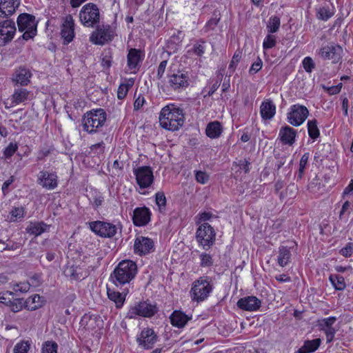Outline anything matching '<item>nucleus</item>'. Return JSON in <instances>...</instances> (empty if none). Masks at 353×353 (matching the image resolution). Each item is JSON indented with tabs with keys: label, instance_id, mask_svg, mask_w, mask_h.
<instances>
[{
	"label": "nucleus",
	"instance_id": "f257e3e1",
	"mask_svg": "<svg viewBox=\"0 0 353 353\" xmlns=\"http://www.w3.org/2000/svg\"><path fill=\"white\" fill-rule=\"evenodd\" d=\"M159 119L163 128L175 131L183 125L184 115L181 109L170 104L161 109Z\"/></svg>",
	"mask_w": 353,
	"mask_h": 353
},
{
	"label": "nucleus",
	"instance_id": "f03ea898",
	"mask_svg": "<svg viewBox=\"0 0 353 353\" xmlns=\"http://www.w3.org/2000/svg\"><path fill=\"white\" fill-rule=\"evenodd\" d=\"M137 274V264L131 260H123L115 268L110 278L114 284L119 287L129 284Z\"/></svg>",
	"mask_w": 353,
	"mask_h": 353
},
{
	"label": "nucleus",
	"instance_id": "7ed1b4c3",
	"mask_svg": "<svg viewBox=\"0 0 353 353\" xmlns=\"http://www.w3.org/2000/svg\"><path fill=\"white\" fill-rule=\"evenodd\" d=\"M105 121L106 114L103 109L92 110L87 112L83 119V130L88 133H94L104 125Z\"/></svg>",
	"mask_w": 353,
	"mask_h": 353
},
{
	"label": "nucleus",
	"instance_id": "20e7f679",
	"mask_svg": "<svg viewBox=\"0 0 353 353\" xmlns=\"http://www.w3.org/2000/svg\"><path fill=\"white\" fill-rule=\"evenodd\" d=\"M212 290V286L210 284L208 276H202L196 280L192 283L190 291L192 301L201 302L204 301Z\"/></svg>",
	"mask_w": 353,
	"mask_h": 353
},
{
	"label": "nucleus",
	"instance_id": "39448f33",
	"mask_svg": "<svg viewBox=\"0 0 353 353\" xmlns=\"http://www.w3.org/2000/svg\"><path fill=\"white\" fill-rule=\"evenodd\" d=\"M79 19L84 26L94 27L100 21L99 10L97 5L92 3L84 5L79 12Z\"/></svg>",
	"mask_w": 353,
	"mask_h": 353
},
{
	"label": "nucleus",
	"instance_id": "423d86ee",
	"mask_svg": "<svg viewBox=\"0 0 353 353\" xmlns=\"http://www.w3.org/2000/svg\"><path fill=\"white\" fill-rule=\"evenodd\" d=\"M17 25L20 32H24L23 39L28 40L33 38L37 33V23L34 16L23 13L17 18Z\"/></svg>",
	"mask_w": 353,
	"mask_h": 353
},
{
	"label": "nucleus",
	"instance_id": "0eeeda50",
	"mask_svg": "<svg viewBox=\"0 0 353 353\" xmlns=\"http://www.w3.org/2000/svg\"><path fill=\"white\" fill-rule=\"evenodd\" d=\"M216 233L214 228L208 223L199 225L196 232V240L204 250H208L214 243Z\"/></svg>",
	"mask_w": 353,
	"mask_h": 353
},
{
	"label": "nucleus",
	"instance_id": "6e6552de",
	"mask_svg": "<svg viewBox=\"0 0 353 353\" xmlns=\"http://www.w3.org/2000/svg\"><path fill=\"white\" fill-rule=\"evenodd\" d=\"M157 312V309L155 305L143 301L132 306L127 313V317L129 319H135L138 316L151 317Z\"/></svg>",
	"mask_w": 353,
	"mask_h": 353
},
{
	"label": "nucleus",
	"instance_id": "1a4fd4ad",
	"mask_svg": "<svg viewBox=\"0 0 353 353\" xmlns=\"http://www.w3.org/2000/svg\"><path fill=\"white\" fill-rule=\"evenodd\" d=\"M168 78L169 86L174 90H184L189 85L190 77L188 72L184 70L170 72Z\"/></svg>",
	"mask_w": 353,
	"mask_h": 353
},
{
	"label": "nucleus",
	"instance_id": "9d476101",
	"mask_svg": "<svg viewBox=\"0 0 353 353\" xmlns=\"http://www.w3.org/2000/svg\"><path fill=\"white\" fill-rule=\"evenodd\" d=\"M136 181L141 189L148 188L154 182V174L150 166H141L134 169Z\"/></svg>",
	"mask_w": 353,
	"mask_h": 353
},
{
	"label": "nucleus",
	"instance_id": "9b49d317",
	"mask_svg": "<svg viewBox=\"0 0 353 353\" xmlns=\"http://www.w3.org/2000/svg\"><path fill=\"white\" fill-rule=\"evenodd\" d=\"M90 228L96 234L105 238L113 237L117 232L115 225L100 221L90 223Z\"/></svg>",
	"mask_w": 353,
	"mask_h": 353
},
{
	"label": "nucleus",
	"instance_id": "f8f14e48",
	"mask_svg": "<svg viewBox=\"0 0 353 353\" xmlns=\"http://www.w3.org/2000/svg\"><path fill=\"white\" fill-rule=\"evenodd\" d=\"M343 48L334 43H329L322 47L319 52V55L323 60H331L333 63L340 61L342 58Z\"/></svg>",
	"mask_w": 353,
	"mask_h": 353
},
{
	"label": "nucleus",
	"instance_id": "ddd939ff",
	"mask_svg": "<svg viewBox=\"0 0 353 353\" xmlns=\"http://www.w3.org/2000/svg\"><path fill=\"white\" fill-rule=\"evenodd\" d=\"M309 114L307 108L301 105H294L288 113V119L290 124L299 126L302 124Z\"/></svg>",
	"mask_w": 353,
	"mask_h": 353
},
{
	"label": "nucleus",
	"instance_id": "4468645a",
	"mask_svg": "<svg viewBox=\"0 0 353 353\" xmlns=\"http://www.w3.org/2000/svg\"><path fill=\"white\" fill-rule=\"evenodd\" d=\"M154 250V241L148 237L138 236L134 244V252L139 255H145Z\"/></svg>",
	"mask_w": 353,
	"mask_h": 353
},
{
	"label": "nucleus",
	"instance_id": "2eb2a0df",
	"mask_svg": "<svg viewBox=\"0 0 353 353\" xmlns=\"http://www.w3.org/2000/svg\"><path fill=\"white\" fill-rule=\"evenodd\" d=\"M110 40H112V32L108 26L97 27L90 37V41L97 45H103Z\"/></svg>",
	"mask_w": 353,
	"mask_h": 353
},
{
	"label": "nucleus",
	"instance_id": "dca6fc26",
	"mask_svg": "<svg viewBox=\"0 0 353 353\" xmlns=\"http://www.w3.org/2000/svg\"><path fill=\"white\" fill-rule=\"evenodd\" d=\"M37 183L43 188L54 190L58 185L57 176L54 172L42 170L38 174Z\"/></svg>",
	"mask_w": 353,
	"mask_h": 353
},
{
	"label": "nucleus",
	"instance_id": "f3484780",
	"mask_svg": "<svg viewBox=\"0 0 353 353\" xmlns=\"http://www.w3.org/2000/svg\"><path fill=\"white\" fill-rule=\"evenodd\" d=\"M61 36L63 39V44L70 43L74 37V22L71 15H67L62 23Z\"/></svg>",
	"mask_w": 353,
	"mask_h": 353
},
{
	"label": "nucleus",
	"instance_id": "a211bd4d",
	"mask_svg": "<svg viewBox=\"0 0 353 353\" xmlns=\"http://www.w3.org/2000/svg\"><path fill=\"white\" fill-rule=\"evenodd\" d=\"M336 318L330 316L328 318L322 319L317 321V325L320 330L324 332L326 335L327 343H330L333 341L336 333V330L332 327L333 324L336 322Z\"/></svg>",
	"mask_w": 353,
	"mask_h": 353
},
{
	"label": "nucleus",
	"instance_id": "6ab92c4d",
	"mask_svg": "<svg viewBox=\"0 0 353 353\" xmlns=\"http://www.w3.org/2000/svg\"><path fill=\"white\" fill-rule=\"evenodd\" d=\"M32 74L30 70L26 66H20L14 70L12 77V81L16 85L26 86L30 82Z\"/></svg>",
	"mask_w": 353,
	"mask_h": 353
},
{
	"label": "nucleus",
	"instance_id": "aec40b11",
	"mask_svg": "<svg viewBox=\"0 0 353 353\" xmlns=\"http://www.w3.org/2000/svg\"><path fill=\"white\" fill-rule=\"evenodd\" d=\"M16 32V26L14 21L6 19L0 22V38L4 42L11 41Z\"/></svg>",
	"mask_w": 353,
	"mask_h": 353
},
{
	"label": "nucleus",
	"instance_id": "412c9836",
	"mask_svg": "<svg viewBox=\"0 0 353 353\" xmlns=\"http://www.w3.org/2000/svg\"><path fill=\"white\" fill-rule=\"evenodd\" d=\"M157 335L152 329L146 328L141 331L139 336L137 338L139 345L145 349H150L157 341Z\"/></svg>",
	"mask_w": 353,
	"mask_h": 353
},
{
	"label": "nucleus",
	"instance_id": "4be33fe9",
	"mask_svg": "<svg viewBox=\"0 0 353 353\" xmlns=\"http://www.w3.org/2000/svg\"><path fill=\"white\" fill-rule=\"evenodd\" d=\"M150 211L148 208H137L133 212V223L137 226L145 225L150 220Z\"/></svg>",
	"mask_w": 353,
	"mask_h": 353
},
{
	"label": "nucleus",
	"instance_id": "5701e85b",
	"mask_svg": "<svg viewBox=\"0 0 353 353\" xmlns=\"http://www.w3.org/2000/svg\"><path fill=\"white\" fill-rule=\"evenodd\" d=\"M261 301L254 296L240 299L237 302L239 308L246 311H256L261 306Z\"/></svg>",
	"mask_w": 353,
	"mask_h": 353
},
{
	"label": "nucleus",
	"instance_id": "b1692460",
	"mask_svg": "<svg viewBox=\"0 0 353 353\" xmlns=\"http://www.w3.org/2000/svg\"><path fill=\"white\" fill-rule=\"evenodd\" d=\"M20 5V0H0V17L12 15Z\"/></svg>",
	"mask_w": 353,
	"mask_h": 353
},
{
	"label": "nucleus",
	"instance_id": "393cba45",
	"mask_svg": "<svg viewBox=\"0 0 353 353\" xmlns=\"http://www.w3.org/2000/svg\"><path fill=\"white\" fill-rule=\"evenodd\" d=\"M128 293V290L125 288L122 292H117L114 290H111L109 288H107V294L108 299L115 303L116 307L117 308H121L125 301V296Z\"/></svg>",
	"mask_w": 353,
	"mask_h": 353
},
{
	"label": "nucleus",
	"instance_id": "a878e982",
	"mask_svg": "<svg viewBox=\"0 0 353 353\" xmlns=\"http://www.w3.org/2000/svg\"><path fill=\"white\" fill-rule=\"evenodd\" d=\"M296 135V130L288 125L282 127L279 131L281 141L284 144L292 145L295 141Z\"/></svg>",
	"mask_w": 353,
	"mask_h": 353
},
{
	"label": "nucleus",
	"instance_id": "bb28decb",
	"mask_svg": "<svg viewBox=\"0 0 353 353\" xmlns=\"http://www.w3.org/2000/svg\"><path fill=\"white\" fill-rule=\"evenodd\" d=\"M260 113L263 119H271L276 113V106L270 99H265L261 105Z\"/></svg>",
	"mask_w": 353,
	"mask_h": 353
},
{
	"label": "nucleus",
	"instance_id": "cd10ccee",
	"mask_svg": "<svg viewBox=\"0 0 353 353\" xmlns=\"http://www.w3.org/2000/svg\"><path fill=\"white\" fill-rule=\"evenodd\" d=\"M102 321L100 317L87 314L83 316L80 321L81 325L88 330H93L99 327Z\"/></svg>",
	"mask_w": 353,
	"mask_h": 353
},
{
	"label": "nucleus",
	"instance_id": "c85d7f7f",
	"mask_svg": "<svg viewBox=\"0 0 353 353\" xmlns=\"http://www.w3.org/2000/svg\"><path fill=\"white\" fill-rule=\"evenodd\" d=\"M30 98V92L23 88H16L12 95V106L25 103Z\"/></svg>",
	"mask_w": 353,
	"mask_h": 353
},
{
	"label": "nucleus",
	"instance_id": "c756f323",
	"mask_svg": "<svg viewBox=\"0 0 353 353\" xmlns=\"http://www.w3.org/2000/svg\"><path fill=\"white\" fill-rule=\"evenodd\" d=\"M223 128L219 121H214L210 122L206 127V135L211 139L219 137L222 133Z\"/></svg>",
	"mask_w": 353,
	"mask_h": 353
},
{
	"label": "nucleus",
	"instance_id": "7c9ffc66",
	"mask_svg": "<svg viewBox=\"0 0 353 353\" xmlns=\"http://www.w3.org/2000/svg\"><path fill=\"white\" fill-rule=\"evenodd\" d=\"M189 318L183 312L174 311L170 316V321L173 326L183 327L188 321Z\"/></svg>",
	"mask_w": 353,
	"mask_h": 353
},
{
	"label": "nucleus",
	"instance_id": "2f4dec72",
	"mask_svg": "<svg viewBox=\"0 0 353 353\" xmlns=\"http://www.w3.org/2000/svg\"><path fill=\"white\" fill-rule=\"evenodd\" d=\"M277 262L281 267L286 266L290 261L291 252L290 249L285 246H281L279 248Z\"/></svg>",
	"mask_w": 353,
	"mask_h": 353
},
{
	"label": "nucleus",
	"instance_id": "473e14b6",
	"mask_svg": "<svg viewBox=\"0 0 353 353\" xmlns=\"http://www.w3.org/2000/svg\"><path fill=\"white\" fill-rule=\"evenodd\" d=\"M321 339H316L311 341H305L303 345L298 350V353H311L316 351L321 345Z\"/></svg>",
	"mask_w": 353,
	"mask_h": 353
},
{
	"label": "nucleus",
	"instance_id": "72a5a7b5",
	"mask_svg": "<svg viewBox=\"0 0 353 353\" xmlns=\"http://www.w3.org/2000/svg\"><path fill=\"white\" fill-rule=\"evenodd\" d=\"M42 305L41 297L39 294H34L28 298L24 302V307L28 310H36Z\"/></svg>",
	"mask_w": 353,
	"mask_h": 353
},
{
	"label": "nucleus",
	"instance_id": "f704fd0d",
	"mask_svg": "<svg viewBox=\"0 0 353 353\" xmlns=\"http://www.w3.org/2000/svg\"><path fill=\"white\" fill-rule=\"evenodd\" d=\"M139 51L135 48L130 50L128 54V66L130 70L135 69L140 61Z\"/></svg>",
	"mask_w": 353,
	"mask_h": 353
},
{
	"label": "nucleus",
	"instance_id": "c9c22d12",
	"mask_svg": "<svg viewBox=\"0 0 353 353\" xmlns=\"http://www.w3.org/2000/svg\"><path fill=\"white\" fill-rule=\"evenodd\" d=\"M64 274L66 276L74 281L79 280L84 277L82 274L81 269L78 266H68L64 270Z\"/></svg>",
	"mask_w": 353,
	"mask_h": 353
},
{
	"label": "nucleus",
	"instance_id": "e433bc0d",
	"mask_svg": "<svg viewBox=\"0 0 353 353\" xmlns=\"http://www.w3.org/2000/svg\"><path fill=\"white\" fill-rule=\"evenodd\" d=\"M47 225L41 223H31L26 228L27 232L34 236H39L46 230Z\"/></svg>",
	"mask_w": 353,
	"mask_h": 353
},
{
	"label": "nucleus",
	"instance_id": "4c0bfd02",
	"mask_svg": "<svg viewBox=\"0 0 353 353\" xmlns=\"http://www.w3.org/2000/svg\"><path fill=\"white\" fill-rule=\"evenodd\" d=\"M329 279L336 290L342 291L346 287L345 279L341 275L331 274Z\"/></svg>",
	"mask_w": 353,
	"mask_h": 353
},
{
	"label": "nucleus",
	"instance_id": "58836bf2",
	"mask_svg": "<svg viewBox=\"0 0 353 353\" xmlns=\"http://www.w3.org/2000/svg\"><path fill=\"white\" fill-rule=\"evenodd\" d=\"M281 26V20L280 18L277 16L271 17L268 23H267V30L268 33H274L276 32Z\"/></svg>",
	"mask_w": 353,
	"mask_h": 353
},
{
	"label": "nucleus",
	"instance_id": "ea45409f",
	"mask_svg": "<svg viewBox=\"0 0 353 353\" xmlns=\"http://www.w3.org/2000/svg\"><path fill=\"white\" fill-rule=\"evenodd\" d=\"M307 131L309 137L312 139H316L319 137L320 132L316 119L309 120L307 121Z\"/></svg>",
	"mask_w": 353,
	"mask_h": 353
},
{
	"label": "nucleus",
	"instance_id": "a19ab883",
	"mask_svg": "<svg viewBox=\"0 0 353 353\" xmlns=\"http://www.w3.org/2000/svg\"><path fill=\"white\" fill-rule=\"evenodd\" d=\"M250 163L248 160L245 159H240L238 161H234L233 163L232 169H237L236 173L240 170H243L245 173H248L250 172Z\"/></svg>",
	"mask_w": 353,
	"mask_h": 353
},
{
	"label": "nucleus",
	"instance_id": "79ce46f5",
	"mask_svg": "<svg viewBox=\"0 0 353 353\" xmlns=\"http://www.w3.org/2000/svg\"><path fill=\"white\" fill-rule=\"evenodd\" d=\"M58 345L54 341H46L43 343L41 353H57Z\"/></svg>",
	"mask_w": 353,
	"mask_h": 353
},
{
	"label": "nucleus",
	"instance_id": "37998d69",
	"mask_svg": "<svg viewBox=\"0 0 353 353\" xmlns=\"http://www.w3.org/2000/svg\"><path fill=\"white\" fill-rule=\"evenodd\" d=\"M333 14L328 7H322L318 10L317 17L319 19L327 21L332 17Z\"/></svg>",
	"mask_w": 353,
	"mask_h": 353
},
{
	"label": "nucleus",
	"instance_id": "c03bdc74",
	"mask_svg": "<svg viewBox=\"0 0 353 353\" xmlns=\"http://www.w3.org/2000/svg\"><path fill=\"white\" fill-rule=\"evenodd\" d=\"M276 37L270 33L265 37V38L263 41V49L266 50V49L272 48L273 47H274L276 46Z\"/></svg>",
	"mask_w": 353,
	"mask_h": 353
},
{
	"label": "nucleus",
	"instance_id": "a18cd8bd",
	"mask_svg": "<svg viewBox=\"0 0 353 353\" xmlns=\"http://www.w3.org/2000/svg\"><path fill=\"white\" fill-rule=\"evenodd\" d=\"M310 157V154L308 152L305 153L301 158L299 162V178L301 179L302 175L304 173L305 168L308 163Z\"/></svg>",
	"mask_w": 353,
	"mask_h": 353
},
{
	"label": "nucleus",
	"instance_id": "49530a36",
	"mask_svg": "<svg viewBox=\"0 0 353 353\" xmlns=\"http://www.w3.org/2000/svg\"><path fill=\"white\" fill-rule=\"evenodd\" d=\"M156 203L159 208V211L165 210L166 205V198L163 192H158L156 193Z\"/></svg>",
	"mask_w": 353,
	"mask_h": 353
},
{
	"label": "nucleus",
	"instance_id": "de8ad7c7",
	"mask_svg": "<svg viewBox=\"0 0 353 353\" xmlns=\"http://www.w3.org/2000/svg\"><path fill=\"white\" fill-rule=\"evenodd\" d=\"M201 263L200 265L201 267H210L213 265V259L211 255L207 253H201L200 254Z\"/></svg>",
	"mask_w": 353,
	"mask_h": 353
},
{
	"label": "nucleus",
	"instance_id": "09e8293b",
	"mask_svg": "<svg viewBox=\"0 0 353 353\" xmlns=\"http://www.w3.org/2000/svg\"><path fill=\"white\" fill-rule=\"evenodd\" d=\"M30 348V344L27 341H21L17 343L14 347V353H27Z\"/></svg>",
	"mask_w": 353,
	"mask_h": 353
},
{
	"label": "nucleus",
	"instance_id": "8fccbe9b",
	"mask_svg": "<svg viewBox=\"0 0 353 353\" xmlns=\"http://www.w3.org/2000/svg\"><path fill=\"white\" fill-rule=\"evenodd\" d=\"M303 67L307 72H311L315 68V63L310 57H305L302 61Z\"/></svg>",
	"mask_w": 353,
	"mask_h": 353
},
{
	"label": "nucleus",
	"instance_id": "3c124183",
	"mask_svg": "<svg viewBox=\"0 0 353 353\" xmlns=\"http://www.w3.org/2000/svg\"><path fill=\"white\" fill-rule=\"evenodd\" d=\"M11 215V220L16 221L18 219H21L24 216V209L22 207L13 208L10 212Z\"/></svg>",
	"mask_w": 353,
	"mask_h": 353
},
{
	"label": "nucleus",
	"instance_id": "603ef678",
	"mask_svg": "<svg viewBox=\"0 0 353 353\" xmlns=\"http://www.w3.org/2000/svg\"><path fill=\"white\" fill-rule=\"evenodd\" d=\"M133 84V81H132L130 83L128 84H121L119 87L118 92H117V97L119 99H123L125 97L129 87L132 86Z\"/></svg>",
	"mask_w": 353,
	"mask_h": 353
},
{
	"label": "nucleus",
	"instance_id": "864d4df0",
	"mask_svg": "<svg viewBox=\"0 0 353 353\" xmlns=\"http://www.w3.org/2000/svg\"><path fill=\"white\" fill-rule=\"evenodd\" d=\"M18 148L16 143H10V144L4 149L3 154L6 158L11 157Z\"/></svg>",
	"mask_w": 353,
	"mask_h": 353
},
{
	"label": "nucleus",
	"instance_id": "5fc2aeb1",
	"mask_svg": "<svg viewBox=\"0 0 353 353\" xmlns=\"http://www.w3.org/2000/svg\"><path fill=\"white\" fill-rule=\"evenodd\" d=\"M22 301L21 299H17L10 302V308L13 312H19L24 307V303Z\"/></svg>",
	"mask_w": 353,
	"mask_h": 353
},
{
	"label": "nucleus",
	"instance_id": "6e6d98bb",
	"mask_svg": "<svg viewBox=\"0 0 353 353\" xmlns=\"http://www.w3.org/2000/svg\"><path fill=\"white\" fill-rule=\"evenodd\" d=\"M339 253L345 257H350L353 254V243H348L340 250Z\"/></svg>",
	"mask_w": 353,
	"mask_h": 353
},
{
	"label": "nucleus",
	"instance_id": "4d7b16f0",
	"mask_svg": "<svg viewBox=\"0 0 353 353\" xmlns=\"http://www.w3.org/2000/svg\"><path fill=\"white\" fill-rule=\"evenodd\" d=\"M195 178L198 183L205 184L209 180V175L205 172L197 171L195 174Z\"/></svg>",
	"mask_w": 353,
	"mask_h": 353
},
{
	"label": "nucleus",
	"instance_id": "13d9d810",
	"mask_svg": "<svg viewBox=\"0 0 353 353\" xmlns=\"http://www.w3.org/2000/svg\"><path fill=\"white\" fill-rule=\"evenodd\" d=\"M30 286L31 284L29 282L19 283L15 285L14 290L15 291H19L21 292L26 293L29 291Z\"/></svg>",
	"mask_w": 353,
	"mask_h": 353
},
{
	"label": "nucleus",
	"instance_id": "bf43d9fd",
	"mask_svg": "<svg viewBox=\"0 0 353 353\" xmlns=\"http://www.w3.org/2000/svg\"><path fill=\"white\" fill-rule=\"evenodd\" d=\"M263 62L260 58H257V60L252 63L249 70L250 74H255L259 72L262 68Z\"/></svg>",
	"mask_w": 353,
	"mask_h": 353
},
{
	"label": "nucleus",
	"instance_id": "052dcab7",
	"mask_svg": "<svg viewBox=\"0 0 353 353\" xmlns=\"http://www.w3.org/2000/svg\"><path fill=\"white\" fill-rule=\"evenodd\" d=\"M167 63H168V61L166 60H163L160 62V63L158 66L157 74V77L158 79H161L163 77V76L165 73V71Z\"/></svg>",
	"mask_w": 353,
	"mask_h": 353
},
{
	"label": "nucleus",
	"instance_id": "680f3d73",
	"mask_svg": "<svg viewBox=\"0 0 353 353\" xmlns=\"http://www.w3.org/2000/svg\"><path fill=\"white\" fill-rule=\"evenodd\" d=\"M90 150L92 152L97 154L103 153L105 151V144L103 141L94 144L90 147Z\"/></svg>",
	"mask_w": 353,
	"mask_h": 353
},
{
	"label": "nucleus",
	"instance_id": "e2e57ef3",
	"mask_svg": "<svg viewBox=\"0 0 353 353\" xmlns=\"http://www.w3.org/2000/svg\"><path fill=\"white\" fill-rule=\"evenodd\" d=\"M241 58V53L239 52H236L230 61V63L229 65V68L234 70L236 65L239 62Z\"/></svg>",
	"mask_w": 353,
	"mask_h": 353
},
{
	"label": "nucleus",
	"instance_id": "0e129e2a",
	"mask_svg": "<svg viewBox=\"0 0 353 353\" xmlns=\"http://www.w3.org/2000/svg\"><path fill=\"white\" fill-rule=\"evenodd\" d=\"M221 77H220L219 76L217 77V79L215 81V82L212 85L208 93L205 95L204 97H206L207 96H211L212 95L214 92L219 88V87L221 85Z\"/></svg>",
	"mask_w": 353,
	"mask_h": 353
},
{
	"label": "nucleus",
	"instance_id": "69168bd1",
	"mask_svg": "<svg viewBox=\"0 0 353 353\" xmlns=\"http://www.w3.org/2000/svg\"><path fill=\"white\" fill-rule=\"evenodd\" d=\"M198 216L199 221L197 222V223L199 224L202 221L204 222L210 220L213 216V214L211 212H203L202 213H200Z\"/></svg>",
	"mask_w": 353,
	"mask_h": 353
},
{
	"label": "nucleus",
	"instance_id": "338daca9",
	"mask_svg": "<svg viewBox=\"0 0 353 353\" xmlns=\"http://www.w3.org/2000/svg\"><path fill=\"white\" fill-rule=\"evenodd\" d=\"M145 102L144 97L139 94L137 98L135 99V101L134 103V110H139L143 105Z\"/></svg>",
	"mask_w": 353,
	"mask_h": 353
},
{
	"label": "nucleus",
	"instance_id": "774afa93",
	"mask_svg": "<svg viewBox=\"0 0 353 353\" xmlns=\"http://www.w3.org/2000/svg\"><path fill=\"white\" fill-rule=\"evenodd\" d=\"M193 51L197 56L201 57L205 52V48L202 44H196L194 46Z\"/></svg>",
	"mask_w": 353,
	"mask_h": 353
}]
</instances>
